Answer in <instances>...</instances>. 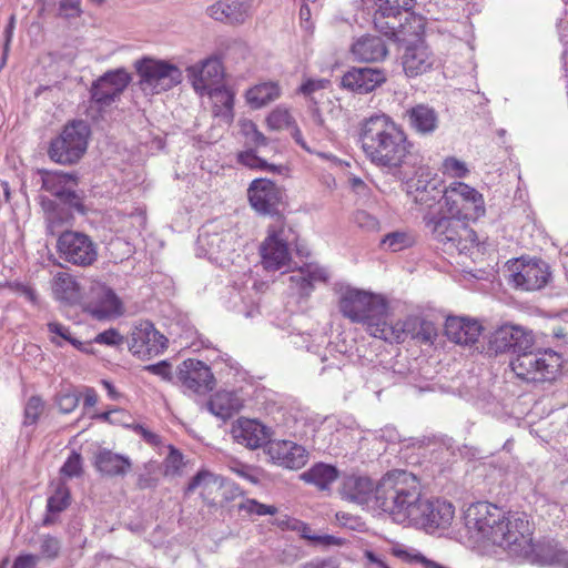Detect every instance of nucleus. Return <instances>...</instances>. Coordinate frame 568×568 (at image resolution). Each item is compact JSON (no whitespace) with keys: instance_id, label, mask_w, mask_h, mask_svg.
Masks as SVG:
<instances>
[{"instance_id":"1","label":"nucleus","mask_w":568,"mask_h":568,"mask_svg":"<svg viewBox=\"0 0 568 568\" xmlns=\"http://www.w3.org/2000/svg\"><path fill=\"white\" fill-rule=\"evenodd\" d=\"M464 520L467 532L476 541H489L514 557L528 558L535 551L525 514H505L490 503L479 501L468 506Z\"/></svg>"},{"instance_id":"2","label":"nucleus","mask_w":568,"mask_h":568,"mask_svg":"<svg viewBox=\"0 0 568 568\" xmlns=\"http://www.w3.org/2000/svg\"><path fill=\"white\" fill-rule=\"evenodd\" d=\"M358 142L365 158L389 173L406 165L413 150L405 130L384 113L365 118L359 123Z\"/></svg>"},{"instance_id":"3","label":"nucleus","mask_w":568,"mask_h":568,"mask_svg":"<svg viewBox=\"0 0 568 568\" xmlns=\"http://www.w3.org/2000/svg\"><path fill=\"white\" fill-rule=\"evenodd\" d=\"M422 503L419 481L407 471L387 473L377 484L376 506L397 523H413L420 516Z\"/></svg>"},{"instance_id":"4","label":"nucleus","mask_w":568,"mask_h":568,"mask_svg":"<svg viewBox=\"0 0 568 568\" xmlns=\"http://www.w3.org/2000/svg\"><path fill=\"white\" fill-rule=\"evenodd\" d=\"M338 308L351 322L364 325L369 335L384 339L389 323L387 303L382 295L346 286L339 292Z\"/></svg>"},{"instance_id":"5","label":"nucleus","mask_w":568,"mask_h":568,"mask_svg":"<svg viewBox=\"0 0 568 568\" xmlns=\"http://www.w3.org/2000/svg\"><path fill=\"white\" fill-rule=\"evenodd\" d=\"M241 246L237 230L230 222L212 221L206 223L197 236V250L210 261L222 267L234 263Z\"/></svg>"},{"instance_id":"6","label":"nucleus","mask_w":568,"mask_h":568,"mask_svg":"<svg viewBox=\"0 0 568 568\" xmlns=\"http://www.w3.org/2000/svg\"><path fill=\"white\" fill-rule=\"evenodd\" d=\"M439 212L463 223L476 221L486 212L483 194L464 182H452L444 187Z\"/></svg>"},{"instance_id":"7","label":"nucleus","mask_w":568,"mask_h":568,"mask_svg":"<svg viewBox=\"0 0 568 568\" xmlns=\"http://www.w3.org/2000/svg\"><path fill=\"white\" fill-rule=\"evenodd\" d=\"M513 372L523 381L551 382L560 373L562 358L552 349L524 351L510 362Z\"/></svg>"},{"instance_id":"8","label":"nucleus","mask_w":568,"mask_h":568,"mask_svg":"<svg viewBox=\"0 0 568 568\" xmlns=\"http://www.w3.org/2000/svg\"><path fill=\"white\" fill-rule=\"evenodd\" d=\"M296 236L281 220L267 227V234L260 246L261 263L266 271L288 270L292 263L291 245Z\"/></svg>"},{"instance_id":"9","label":"nucleus","mask_w":568,"mask_h":568,"mask_svg":"<svg viewBox=\"0 0 568 568\" xmlns=\"http://www.w3.org/2000/svg\"><path fill=\"white\" fill-rule=\"evenodd\" d=\"M90 126L83 120H75L62 129L49 148V156L59 164H74L85 153L90 136Z\"/></svg>"},{"instance_id":"10","label":"nucleus","mask_w":568,"mask_h":568,"mask_svg":"<svg viewBox=\"0 0 568 568\" xmlns=\"http://www.w3.org/2000/svg\"><path fill=\"white\" fill-rule=\"evenodd\" d=\"M425 226L432 234L433 239L443 244L446 250H456L463 252L468 250L469 243L473 244L477 240V235L468 226V223L458 222L455 217L434 213L424 215Z\"/></svg>"},{"instance_id":"11","label":"nucleus","mask_w":568,"mask_h":568,"mask_svg":"<svg viewBox=\"0 0 568 568\" xmlns=\"http://www.w3.org/2000/svg\"><path fill=\"white\" fill-rule=\"evenodd\" d=\"M140 88L146 94H160L182 82L180 68L164 60L143 58L135 62Z\"/></svg>"},{"instance_id":"12","label":"nucleus","mask_w":568,"mask_h":568,"mask_svg":"<svg viewBox=\"0 0 568 568\" xmlns=\"http://www.w3.org/2000/svg\"><path fill=\"white\" fill-rule=\"evenodd\" d=\"M59 256L73 265L89 266L98 258V248L91 237L77 231H64L57 243Z\"/></svg>"},{"instance_id":"13","label":"nucleus","mask_w":568,"mask_h":568,"mask_svg":"<svg viewBox=\"0 0 568 568\" xmlns=\"http://www.w3.org/2000/svg\"><path fill=\"white\" fill-rule=\"evenodd\" d=\"M168 338L155 329L149 321H143L132 328L129 349L139 358H151L166 348Z\"/></svg>"},{"instance_id":"14","label":"nucleus","mask_w":568,"mask_h":568,"mask_svg":"<svg viewBox=\"0 0 568 568\" xmlns=\"http://www.w3.org/2000/svg\"><path fill=\"white\" fill-rule=\"evenodd\" d=\"M176 379L185 392L206 394L215 386L211 368L202 361L187 358L176 369Z\"/></svg>"},{"instance_id":"15","label":"nucleus","mask_w":568,"mask_h":568,"mask_svg":"<svg viewBox=\"0 0 568 568\" xmlns=\"http://www.w3.org/2000/svg\"><path fill=\"white\" fill-rule=\"evenodd\" d=\"M534 346L531 333L524 327L505 324L494 331L489 338V349L498 353H511L516 356Z\"/></svg>"},{"instance_id":"16","label":"nucleus","mask_w":568,"mask_h":568,"mask_svg":"<svg viewBox=\"0 0 568 568\" xmlns=\"http://www.w3.org/2000/svg\"><path fill=\"white\" fill-rule=\"evenodd\" d=\"M551 278L549 265L541 260L520 261L515 264L510 283L523 291L544 288Z\"/></svg>"},{"instance_id":"17","label":"nucleus","mask_w":568,"mask_h":568,"mask_svg":"<svg viewBox=\"0 0 568 568\" xmlns=\"http://www.w3.org/2000/svg\"><path fill=\"white\" fill-rule=\"evenodd\" d=\"M407 336L422 343H433L436 337V329L432 322L419 317H407L404 321L389 323L384 333V339L388 343H402Z\"/></svg>"},{"instance_id":"18","label":"nucleus","mask_w":568,"mask_h":568,"mask_svg":"<svg viewBox=\"0 0 568 568\" xmlns=\"http://www.w3.org/2000/svg\"><path fill=\"white\" fill-rule=\"evenodd\" d=\"M78 176L63 171L45 172L42 176V187L55 196L61 203L80 210L81 197L77 193Z\"/></svg>"},{"instance_id":"19","label":"nucleus","mask_w":568,"mask_h":568,"mask_svg":"<svg viewBox=\"0 0 568 568\" xmlns=\"http://www.w3.org/2000/svg\"><path fill=\"white\" fill-rule=\"evenodd\" d=\"M130 74L124 69L109 71L93 82L91 99L100 106L111 105L130 83Z\"/></svg>"},{"instance_id":"20","label":"nucleus","mask_w":568,"mask_h":568,"mask_svg":"<svg viewBox=\"0 0 568 568\" xmlns=\"http://www.w3.org/2000/svg\"><path fill=\"white\" fill-rule=\"evenodd\" d=\"M247 196L252 207L262 214H274L283 200V191L267 179H256L247 189Z\"/></svg>"},{"instance_id":"21","label":"nucleus","mask_w":568,"mask_h":568,"mask_svg":"<svg viewBox=\"0 0 568 568\" xmlns=\"http://www.w3.org/2000/svg\"><path fill=\"white\" fill-rule=\"evenodd\" d=\"M419 510L420 516L413 524L422 525L428 530L449 527L455 515L453 504L442 499H423Z\"/></svg>"},{"instance_id":"22","label":"nucleus","mask_w":568,"mask_h":568,"mask_svg":"<svg viewBox=\"0 0 568 568\" xmlns=\"http://www.w3.org/2000/svg\"><path fill=\"white\" fill-rule=\"evenodd\" d=\"M187 75L194 90L204 95L205 92L220 87L223 78L222 63L217 58H207L187 68Z\"/></svg>"},{"instance_id":"23","label":"nucleus","mask_w":568,"mask_h":568,"mask_svg":"<svg viewBox=\"0 0 568 568\" xmlns=\"http://www.w3.org/2000/svg\"><path fill=\"white\" fill-rule=\"evenodd\" d=\"M85 311L98 320L112 318L122 314V303L113 290L99 285L92 290Z\"/></svg>"},{"instance_id":"24","label":"nucleus","mask_w":568,"mask_h":568,"mask_svg":"<svg viewBox=\"0 0 568 568\" xmlns=\"http://www.w3.org/2000/svg\"><path fill=\"white\" fill-rule=\"evenodd\" d=\"M231 435L234 442L250 449L260 448L270 440L268 428L256 419L239 418L232 424Z\"/></svg>"},{"instance_id":"25","label":"nucleus","mask_w":568,"mask_h":568,"mask_svg":"<svg viewBox=\"0 0 568 568\" xmlns=\"http://www.w3.org/2000/svg\"><path fill=\"white\" fill-rule=\"evenodd\" d=\"M481 332V324L467 316H448L445 322V335L455 344L473 345L478 341Z\"/></svg>"},{"instance_id":"26","label":"nucleus","mask_w":568,"mask_h":568,"mask_svg":"<svg viewBox=\"0 0 568 568\" xmlns=\"http://www.w3.org/2000/svg\"><path fill=\"white\" fill-rule=\"evenodd\" d=\"M435 62V55L423 41L407 45L402 57L404 72L409 78L430 71Z\"/></svg>"},{"instance_id":"27","label":"nucleus","mask_w":568,"mask_h":568,"mask_svg":"<svg viewBox=\"0 0 568 568\" xmlns=\"http://www.w3.org/2000/svg\"><path fill=\"white\" fill-rule=\"evenodd\" d=\"M267 453L274 463L290 469H298L307 462L306 449L291 440L271 442Z\"/></svg>"},{"instance_id":"28","label":"nucleus","mask_w":568,"mask_h":568,"mask_svg":"<svg viewBox=\"0 0 568 568\" xmlns=\"http://www.w3.org/2000/svg\"><path fill=\"white\" fill-rule=\"evenodd\" d=\"M386 81L383 70L377 68H353L342 78L344 88L357 93H368Z\"/></svg>"},{"instance_id":"29","label":"nucleus","mask_w":568,"mask_h":568,"mask_svg":"<svg viewBox=\"0 0 568 568\" xmlns=\"http://www.w3.org/2000/svg\"><path fill=\"white\" fill-rule=\"evenodd\" d=\"M252 0H219L207 8V14L230 24L243 23L251 14Z\"/></svg>"},{"instance_id":"30","label":"nucleus","mask_w":568,"mask_h":568,"mask_svg":"<svg viewBox=\"0 0 568 568\" xmlns=\"http://www.w3.org/2000/svg\"><path fill=\"white\" fill-rule=\"evenodd\" d=\"M376 487L369 477L351 474L343 478L339 493L344 499L364 505L372 498L376 501Z\"/></svg>"},{"instance_id":"31","label":"nucleus","mask_w":568,"mask_h":568,"mask_svg":"<svg viewBox=\"0 0 568 568\" xmlns=\"http://www.w3.org/2000/svg\"><path fill=\"white\" fill-rule=\"evenodd\" d=\"M403 118L408 126L418 135H432L439 125L437 111L425 103L406 109Z\"/></svg>"},{"instance_id":"32","label":"nucleus","mask_w":568,"mask_h":568,"mask_svg":"<svg viewBox=\"0 0 568 568\" xmlns=\"http://www.w3.org/2000/svg\"><path fill=\"white\" fill-rule=\"evenodd\" d=\"M292 290L300 296H308L316 283H325L328 280V272L317 264H306L296 273L290 276Z\"/></svg>"},{"instance_id":"33","label":"nucleus","mask_w":568,"mask_h":568,"mask_svg":"<svg viewBox=\"0 0 568 568\" xmlns=\"http://www.w3.org/2000/svg\"><path fill=\"white\" fill-rule=\"evenodd\" d=\"M366 9L373 11V22L378 32L396 42L404 40L405 27L399 18L402 14L388 12L385 6Z\"/></svg>"},{"instance_id":"34","label":"nucleus","mask_w":568,"mask_h":568,"mask_svg":"<svg viewBox=\"0 0 568 568\" xmlns=\"http://www.w3.org/2000/svg\"><path fill=\"white\" fill-rule=\"evenodd\" d=\"M95 467L98 470L110 477L124 476L131 468L129 457L102 449L95 455Z\"/></svg>"},{"instance_id":"35","label":"nucleus","mask_w":568,"mask_h":568,"mask_svg":"<svg viewBox=\"0 0 568 568\" xmlns=\"http://www.w3.org/2000/svg\"><path fill=\"white\" fill-rule=\"evenodd\" d=\"M353 54L362 61L374 62L387 55V48L379 37L364 36L352 45Z\"/></svg>"},{"instance_id":"36","label":"nucleus","mask_w":568,"mask_h":568,"mask_svg":"<svg viewBox=\"0 0 568 568\" xmlns=\"http://www.w3.org/2000/svg\"><path fill=\"white\" fill-rule=\"evenodd\" d=\"M206 407L213 415L226 419L242 408V400L234 392L219 390L211 396Z\"/></svg>"},{"instance_id":"37","label":"nucleus","mask_w":568,"mask_h":568,"mask_svg":"<svg viewBox=\"0 0 568 568\" xmlns=\"http://www.w3.org/2000/svg\"><path fill=\"white\" fill-rule=\"evenodd\" d=\"M212 101V112L214 116L230 124L233 121L234 93L225 87H216L205 92Z\"/></svg>"},{"instance_id":"38","label":"nucleus","mask_w":568,"mask_h":568,"mask_svg":"<svg viewBox=\"0 0 568 568\" xmlns=\"http://www.w3.org/2000/svg\"><path fill=\"white\" fill-rule=\"evenodd\" d=\"M444 189L442 183L436 179L424 180L422 176L415 183L413 192L415 203L423 207L432 209L435 204L442 205V196Z\"/></svg>"},{"instance_id":"39","label":"nucleus","mask_w":568,"mask_h":568,"mask_svg":"<svg viewBox=\"0 0 568 568\" xmlns=\"http://www.w3.org/2000/svg\"><path fill=\"white\" fill-rule=\"evenodd\" d=\"M281 88L277 82H263L254 85L246 92V100L254 109H260L270 102L278 99Z\"/></svg>"},{"instance_id":"40","label":"nucleus","mask_w":568,"mask_h":568,"mask_svg":"<svg viewBox=\"0 0 568 568\" xmlns=\"http://www.w3.org/2000/svg\"><path fill=\"white\" fill-rule=\"evenodd\" d=\"M54 296L68 303H75L80 298L79 285L74 277L65 272H59L52 283Z\"/></svg>"},{"instance_id":"41","label":"nucleus","mask_w":568,"mask_h":568,"mask_svg":"<svg viewBox=\"0 0 568 568\" xmlns=\"http://www.w3.org/2000/svg\"><path fill=\"white\" fill-rule=\"evenodd\" d=\"M338 477L337 469L327 464L318 463L301 475V478L320 489H326Z\"/></svg>"},{"instance_id":"42","label":"nucleus","mask_w":568,"mask_h":568,"mask_svg":"<svg viewBox=\"0 0 568 568\" xmlns=\"http://www.w3.org/2000/svg\"><path fill=\"white\" fill-rule=\"evenodd\" d=\"M415 244V237L412 233L405 231H395L386 234L381 241L384 250L389 252H399L412 247Z\"/></svg>"},{"instance_id":"43","label":"nucleus","mask_w":568,"mask_h":568,"mask_svg":"<svg viewBox=\"0 0 568 568\" xmlns=\"http://www.w3.org/2000/svg\"><path fill=\"white\" fill-rule=\"evenodd\" d=\"M440 171L444 175L452 179H464L470 173L467 164L455 156L445 158Z\"/></svg>"},{"instance_id":"44","label":"nucleus","mask_w":568,"mask_h":568,"mask_svg":"<svg viewBox=\"0 0 568 568\" xmlns=\"http://www.w3.org/2000/svg\"><path fill=\"white\" fill-rule=\"evenodd\" d=\"M70 504V491L64 484H60L54 494L48 498L47 510L51 514L63 511Z\"/></svg>"},{"instance_id":"45","label":"nucleus","mask_w":568,"mask_h":568,"mask_svg":"<svg viewBox=\"0 0 568 568\" xmlns=\"http://www.w3.org/2000/svg\"><path fill=\"white\" fill-rule=\"evenodd\" d=\"M365 8H375L376 6H385L388 12H396L402 14L403 11L407 14L413 8L415 0H362Z\"/></svg>"},{"instance_id":"46","label":"nucleus","mask_w":568,"mask_h":568,"mask_svg":"<svg viewBox=\"0 0 568 568\" xmlns=\"http://www.w3.org/2000/svg\"><path fill=\"white\" fill-rule=\"evenodd\" d=\"M266 121L272 130L287 129L295 124V120L290 113V111L281 106L273 110L268 114Z\"/></svg>"},{"instance_id":"47","label":"nucleus","mask_w":568,"mask_h":568,"mask_svg":"<svg viewBox=\"0 0 568 568\" xmlns=\"http://www.w3.org/2000/svg\"><path fill=\"white\" fill-rule=\"evenodd\" d=\"M47 209V230L50 234L54 235L58 232V229L63 225L65 221L69 219V212H65L63 209H58L54 206L52 202L48 204Z\"/></svg>"},{"instance_id":"48","label":"nucleus","mask_w":568,"mask_h":568,"mask_svg":"<svg viewBox=\"0 0 568 568\" xmlns=\"http://www.w3.org/2000/svg\"><path fill=\"white\" fill-rule=\"evenodd\" d=\"M44 410V402L39 396H31L24 407V425H34Z\"/></svg>"},{"instance_id":"49","label":"nucleus","mask_w":568,"mask_h":568,"mask_svg":"<svg viewBox=\"0 0 568 568\" xmlns=\"http://www.w3.org/2000/svg\"><path fill=\"white\" fill-rule=\"evenodd\" d=\"M239 509L245 511L248 515L256 516L275 515L277 513V508L275 506L264 505L256 499L251 498H247L241 503L239 505Z\"/></svg>"},{"instance_id":"50","label":"nucleus","mask_w":568,"mask_h":568,"mask_svg":"<svg viewBox=\"0 0 568 568\" xmlns=\"http://www.w3.org/2000/svg\"><path fill=\"white\" fill-rule=\"evenodd\" d=\"M239 161L250 169L270 170L274 171L275 166L270 165L265 160L255 154L253 150H247L239 154Z\"/></svg>"},{"instance_id":"51","label":"nucleus","mask_w":568,"mask_h":568,"mask_svg":"<svg viewBox=\"0 0 568 568\" xmlns=\"http://www.w3.org/2000/svg\"><path fill=\"white\" fill-rule=\"evenodd\" d=\"M183 466V455L178 449L170 446L169 455L164 460L165 475H176L181 471Z\"/></svg>"},{"instance_id":"52","label":"nucleus","mask_w":568,"mask_h":568,"mask_svg":"<svg viewBox=\"0 0 568 568\" xmlns=\"http://www.w3.org/2000/svg\"><path fill=\"white\" fill-rule=\"evenodd\" d=\"M354 223L365 230V231H368V232H372V231H377L379 229V222L378 220L372 215L371 213H368L367 211H364V210H358L354 213Z\"/></svg>"},{"instance_id":"53","label":"nucleus","mask_w":568,"mask_h":568,"mask_svg":"<svg viewBox=\"0 0 568 568\" xmlns=\"http://www.w3.org/2000/svg\"><path fill=\"white\" fill-rule=\"evenodd\" d=\"M82 13L81 0H60L59 16L65 19L78 18Z\"/></svg>"},{"instance_id":"54","label":"nucleus","mask_w":568,"mask_h":568,"mask_svg":"<svg viewBox=\"0 0 568 568\" xmlns=\"http://www.w3.org/2000/svg\"><path fill=\"white\" fill-rule=\"evenodd\" d=\"M93 342L97 344H102V345H108V346H118V345L122 344L123 337L121 336V334L119 333L118 329L109 328L104 332L99 333L94 337Z\"/></svg>"},{"instance_id":"55","label":"nucleus","mask_w":568,"mask_h":568,"mask_svg":"<svg viewBox=\"0 0 568 568\" xmlns=\"http://www.w3.org/2000/svg\"><path fill=\"white\" fill-rule=\"evenodd\" d=\"M81 456L77 453H72L61 467V474H63L67 477L79 476L81 474Z\"/></svg>"},{"instance_id":"56","label":"nucleus","mask_w":568,"mask_h":568,"mask_svg":"<svg viewBox=\"0 0 568 568\" xmlns=\"http://www.w3.org/2000/svg\"><path fill=\"white\" fill-rule=\"evenodd\" d=\"M79 404V397L72 393H60L57 396V405L61 413L69 414L73 412Z\"/></svg>"},{"instance_id":"57","label":"nucleus","mask_w":568,"mask_h":568,"mask_svg":"<svg viewBox=\"0 0 568 568\" xmlns=\"http://www.w3.org/2000/svg\"><path fill=\"white\" fill-rule=\"evenodd\" d=\"M41 554L47 558H55L60 551V541L52 536H44L40 545Z\"/></svg>"},{"instance_id":"58","label":"nucleus","mask_w":568,"mask_h":568,"mask_svg":"<svg viewBox=\"0 0 568 568\" xmlns=\"http://www.w3.org/2000/svg\"><path fill=\"white\" fill-rule=\"evenodd\" d=\"M244 133L255 145H266L267 143L266 136L260 132L256 125L251 121L244 124Z\"/></svg>"},{"instance_id":"59","label":"nucleus","mask_w":568,"mask_h":568,"mask_svg":"<svg viewBox=\"0 0 568 568\" xmlns=\"http://www.w3.org/2000/svg\"><path fill=\"white\" fill-rule=\"evenodd\" d=\"M145 369L154 375L162 377L165 381H170L172 378L171 365L164 361L158 364L149 365L145 367Z\"/></svg>"},{"instance_id":"60","label":"nucleus","mask_w":568,"mask_h":568,"mask_svg":"<svg viewBox=\"0 0 568 568\" xmlns=\"http://www.w3.org/2000/svg\"><path fill=\"white\" fill-rule=\"evenodd\" d=\"M14 291L30 303L34 305L38 303V294L32 286L23 283H17L14 284Z\"/></svg>"},{"instance_id":"61","label":"nucleus","mask_w":568,"mask_h":568,"mask_svg":"<svg viewBox=\"0 0 568 568\" xmlns=\"http://www.w3.org/2000/svg\"><path fill=\"white\" fill-rule=\"evenodd\" d=\"M301 568H338V564L334 558H315L303 564Z\"/></svg>"},{"instance_id":"62","label":"nucleus","mask_w":568,"mask_h":568,"mask_svg":"<svg viewBox=\"0 0 568 568\" xmlns=\"http://www.w3.org/2000/svg\"><path fill=\"white\" fill-rule=\"evenodd\" d=\"M48 329L51 334L55 335L57 337L62 338L65 342L71 341L72 334L70 329L58 322H50L48 324Z\"/></svg>"},{"instance_id":"63","label":"nucleus","mask_w":568,"mask_h":568,"mask_svg":"<svg viewBox=\"0 0 568 568\" xmlns=\"http://www.w3.org/2000/svg\"><path fill=\"white\" fill-rule=\"evenodd\" d=\"M326 83V80H307L300 87V92L305 97H310L314 92L323 89Z\"/></svg>"},{"instance_id":"64","label":"nucleus","mask_w":568,"mask_h":568,"mask_svg":"<svg viewBox=\"0 0 568 568\" xmlns=\"http://www.w3.org/2000/svg\"><path fill=\"white\" fill-rule=\"evenodd\" d=\"M38 562V557L34 555H22L19 556L14 562L12 568H36Z\"/></svg>"}]
</instances>
